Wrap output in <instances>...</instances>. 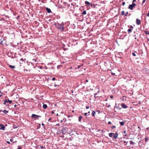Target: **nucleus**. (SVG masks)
<instances>
[{
  "instance_id": "obj_24",
  "label": "nucleus",
  "mask_w": 149,
  "mask_h": 149,
  "mask_svg": "<svg viewBox=\"0 0 149 149\" xmlns=\"http://www.w3.org/2000/svg\"><path fill=\"white\" fill-rule=\"evenodd\" d=\"M132 55L134 56H136V54H135V53L134 52H133L132 53Z\"/></svg>"
},
{
  "instance_id": "obj_4",
  "label": "nucleus",
  "mask_w": 149,
  "mask_h": 149,
  "mask_svg": "<svg viewBox=\"0 0 149 149\" xmlns=\"http://www.w3.org/2000/svg\"><path fill=\"white\" fill-rule=\"evenodd\" d=\"M41 116L37 115H35V114H32L31 116V117L32 118H34L35 119H37L39 117H40Z\"/></svg>"
},
{
  "instance_id": "obj_37",
  "label": "nucleus",
  "mask_w": 149,
  "mask_h": 149,
  "mask_svg": "<svg viewBox=\"0 0 149 149\" xmlns=\"http://www.w3.org/2000/svg\"><path fill=\"white\" fill-rule=\"evenodd\" d=\"M120 99L123 101L124 100V99L123 98H120Z\"/></svg>"
},
{
  "instance_id": "obj_9",
  "label": "nucleus",
  "mask_w": 149,
  "mask_h": 149,
  "mask_svg": "<svg viewBox=\"0 0 149 149\" xmlns=\"http://www.w3.org/2000/svg\"><path fill=\"white\" fill-rule=\"evenodd\" d=\"M121 106L123 108L126 109L127 108V106L125 104H122Z\"/></svg>"
},
{
  "instance_id": "obj_23",
  "label": "nucleus",
  "mask_w": 149,
  "mask_h": 149,
  "mask_svg": "<svg viewBox=\"0 0 149 149\" xmlns=\"http://www.w3.org/2000/svg\"><path fill=\"white\" fill-rule=\"evenodd\" d=\"M145 34H149V31H145Z\"/></svg>"
},
{
  "instance_id": "obj_7",
  "label": "nucleus",
  "mask_w": 149,
  "mask_h": 149,
  "mask_svg": "<svg viewBox=\"0 0 149 149\" xmlns=\"http://www.w3.org/2000/svg\"><path fill=\"white\" fill-rule=\"evenodd\" d=\"M118 135V133H116L115 134H114L113 136V137L115 139H116L117 138Z\"/></svg>"
},
{
  "instance_id": "obj_54",
  "label": "nucleus",
  "mask_w": 149,
  "mask_h": 149,
  "mask_svg": "<svg viewBox=\"0 0 149 149\" xmlns=\"http://www.w3.org/2000/svg\"><path fill=\"white\" fill-rule=\"evenodd\" d=\"M96 95V93H95V94H94L95 95Z\"/></svg>"
},
{
  "instance_id": "obj_39",
  "label": "nucleus",
  "mask_w": 149,
  "mask_h": 149,
  "mask_svg": "<svg viewBox=\"0 0 149 149\" xmlns=\"http://www.w3.org/2000/svg\"><path fill=\"white\" fill-rule=\"evenodd\" d=\"M10 142H12L13 141V140L11 139H10Z\"/></svg>"
},
{
  "instance_id": "obj_10",
  "label": "nucleus",
  "mask_w": 149,
  "mask_h": 149,
  "mask_svg": "<svg viewBox=\"0 0 149 149\" xmlns=\"http://www.w3.org/2000/svg\"><path fill=\"white\" fill-rule=\"evenodd\" d=\"M114 135V133H110L109 134V136L111 137H112Z\"/></svg>"
},
{
  "instance_id": "obj_41",
  "label": "nucleus",
  "mask_w": 149,
  "mask_h": 149,
  "mask_svg": "<svg viewBox=\"0 0 149 149\" xmlns=\"http://www.w3.org/2000/svg\"><path fill=\"white\" fill-rule=\"evenodd\" d=\"M111 74H112V75H115V73H112V72Z\"/></svg>"
},
{
  "instance_id": "obj_40",
  "label": "nucleus",
  "mask_w": 149,
  "mask_h": 149,
  "mask_svg": "<svg viewBox=\"0 0 149 149\" xmlns=\"http://www.w3.org/2000/svg\"><path fill=\"white\" fill-rule=\"evenodd\" d=\"M136 0H133V3H134V2L136 1Z\"/></svg>"
},
{
  "instance_id": "obj_48",
  "label": "nucleus",
  "mask_w": 149,
  "mask_h": 149,
  "mask_svg": "<svg viewBox=\"0 0 149 149\" xmlns=\"http://www.w3.org/2000/svg\"><path fill=\"white\" fill-rule=\"evenodd\" d=\"M80 67V66H78V67H77V68H79Z\"/></svg>"
},
{
  "instance_id": "obj_22",
  "label": "nucleus",
  "mask_w": 149,
  "mask_h": 149,
  "mask_svg": "<svg viewBox=\"0 0 149 149\" xmlns=\"http://www.w3.org/2000/svg\"><path fill=\"white\" fill-rule=\"evenodd\" d=\"M132 31V30L131 29H129L128 30H127V31L128 32V33H130V32H131Z\"/></svg>"
},
{
  "instance_id": "obj_19",
  "label": "nucleus",
  "mask_w": 149,
  "mask_h": 149,
  "mask_svg": "<svg viewBox=\"0 0 149 149\" xmlns=\"http://www.w3.org/2000/svg\"><path fill=\"white\" fill-rule=\"evenodd\" d=\"M130 144L134 145V143L132 141H130Z\"/></svg>"
},
{
  "instance_id": "obj_34",
  "label": "nucleus",
  "mask_w": 149,
  "mask_h": 149,
  "mask_svg": "<svg viewBox=\"0 0 149 149\" xmlns=\"http://www.w3.org/2000/svg\"><path fill=\"white\" fill-rule=\"evenodd\" d=\"M86 109H88L89 108V106H86Z\"/></svg>"
},
{
  "instance_id": "obj_1",
  "label": "nucleus",
  "mask_w": 149,
  "mask_h": 149,
  "mask_svg": "<svg viewBox=\"0 0 149 149\" xmlns=\"http://www.w3.org/2000/svg\"><path fill=\"white\" fill-rule=\"evenodd\" d=\"M57 27L61 31H63L64 30V23L62 22L61 24H58L57 25Z\"/></svg>"
},
{
  "instance_id": "obj_42",
  "label": "nucleus",
  "mask_w": 149,
  "mask_h": 149,
  "mask_svg": "<svg viewBox=\"0 0 149 149\" xmlns=\"http://www.w3.org/2000/svg\"><path fill=\"white\" fill-rule=\"evenodd\" d=\"M7 143H8V144H10V142L8 141H7Z\"/></svg>"
},
{
  "instance_id": "obj_8",
  "label": "nucleus",
  "mask_w": 149,
  "mask_h": 149,
  "mask_svg": "<svg viewBox=\"0 0 149 149\" xmlns=\"http://www.w3.org/2000/svg\"><path fill=\"white\" fill-rule=\"evenodd\" d=\"M46 10L47 12L48 13H50L52 12L50 9L49 8H46Z\"/></svg>"
},
{
  "instance_id": "obj_43",
  "label": "nucleus",
  "mask_w": 149,
  "mask_h": 149,
  "mask_svg": "<svg viewBox=\"0 0 149 149\" xmlns=\"http://www.w3.org/2000/svg\"><path fill=\"white\" fill-rule=\"evenodd\" d=\"M16 106H17V105H16V104H15L14 105V107H16Z\"/></svg>"
},
{
  "instance_id": "obj_5",
  "label": "nucleus",
  "mask_w": 149,
  "mask_h": 149,
  "mask_svg": "<svg viewBox=\"0 0 149 149\" xmlns=\"http://www.w3.org/2000/svg\"><path fill=\"white\" fill-rule=\"evenodd\" d=\"M0 126L1 127L0 128V130H5V127L3 125L0 123Z\"/></svg>"
},
{
  "instance_id": "obj_33",
  "label": "nucleus",
  "mask_w": 149,
  "mask_h": 149,
  "mask_svg": "<svg viewBox=\"0 0 149 149\" xmlns=\"http://www.w3.org/2000/svg\"><path fill=\"white\" fill-rule=\"evenodd\" d=\"M108 124H109V125H110L111 124V122L110 121L108 123Z\"/></svg>"
},
{
  "instance_id": "obj_53",
  "label": "nucleus",
  "mask_w": 149,
  "mask_h": 149,
  "mask_svg": "<svg viewBox=\"0 0 149 149\" xmlns=\"http://www.w3.org/2000/svg\"><path fill=\"white\" fill-rule=\"evenodd\" d=\"M56 116H58V113H57V114H56Z\"/></svg>"
},
{
  "instance_id": "obj_18",
  "label": "nucleus",
  "mask_w": 149,
  "mask_h": 149,
  "mask_svg": "<svg viewBox=\"0 0 149 149\" xmlns=\"http://www.w3.org/2000/svg\"><path fill=\"white\" fill-rule=\"evenodd\" d=\"M120 125L123 126L124 124V123L123 122H120Z\"/></svg>"
},
{
  "instance_id": "obj_38",
  "label": "nucleus",
  "mask_w": 149,
  "mask_h": 149,
  "mask_svg": "<svg viewBox=\"0 0 149 149\" xmlns=\"http://www.w3.org/2000/svg\"><path fill=\"white\" fill-rule=\"evenodd\" d=\"M110 98H111V99H113V96H110Z\"/></svg>"
},
{
  "instance_id": "obj_11",
  "label": "nucleus",
  "mask_w": 149,
  "mask_h": 149,
  "mask_svg": "<svg viewBox=\"0 0 149 149\" xmlns=\"http://www.w3.org/2000/svg\"><path fill=\"white\" fill-rule=\"evenodd\" d=\"M42 107L43 109H46L47 107V105L46 104H43V105Z\"/></svg>"
},
{
  "instance_id": "obj_14",
  "label": "nucleus",
  "mask_w": 149,
  "mask_h": 149,
  "mask_svg": "<svg viewBox=\"0 0 149 149\" xmlns=\"http://www.w3.org/2000/svg\"><path fill=\"white\" fill-rule=\"evenodd\" d=\"M62 131L63 134H65L66 133V132L65 130V129H63Z\"/></svg>"
},
{
  "instance_id": "obj_46",
  "label": "nucleus",
  "mask_w": 149,
  "mask_h": 149,
  "mask_svg": "<svg viewBox=\"0 0 149 149\" xmlns=\"http://www.w3.org/2000/svg\"><path fill=\"white\" fill-rule=\"evenodd\" d=\"M115 107H116V108H118L117 106H115Z\"/></svg>"
},
{
  "instance_id": "obj_58",
  "label": "nucleus",
  "mask_w": 149,
  "mask_h": 149,
  "mask_svg": "<svg viewBox=\"0 0 149 149\" xmlns=\"http://www.w3.org/2000/svg\"><path fill=\"white\" fill-rule=\"evenodd\" d=\"M62 120H61V122H62Z\"/></svg>"
},
{
  "instance_id": "obj_47",
  "label": "nucleus",
  "mask_w": 149,
  "mask_h": 149,
  "mask_svg": "<svg viewBox=\"0 0 149 149\" xmlns=\"http://www.w3.org/2000/svg\"><path fill=\"white\" fill-rule=\"evenodd\" d=\"M57 85H56V84H55L54 85V86L55 87H56L57 86Z\"/></svg>"
},
{
  "instance_id": "obj_26",
  "label": "nucleus",
  "mask_w": 149,
  "mask_h": 149,
  "mask_svg": "<svg viewBox=\"0 0 149 149\" xmlns=\"http://www.w3.org/2000/svg\"><path fill=\"white\" fill-rule=\"evenodd\" d=\"M128 14V12H126V13H125V16H127Z\"/></svg>"
},
{
  "instance_id": "obj_50",
  "label": "nucleus",
  "mask_w": 149,
  "mask_h": 149,
  "mask_svg": "<svg viewBox=\"0 0 149 149\" xmlns=\"http://www.w3.org/2000/svg\"><path fill=\"white\" fill-rule=\"evenodd\" d=\"M86 81L87 82H88V80H86Z\"/></svg>"
},
{
  "instance_id": "obj_51",
  "label": "nucleus",
  "mask_w": 149,
  "mask_h": 149,
  "mask_svg": "<svg viewBox=\"0 0 149 149\" xmlns=\"http://www.w3.org/2000/svg\"><path fill=\"white\" fill-rule=\"evenodd\" d=\"M148 41H149V38L148 39Z\"/></svg>"
},
{
  "instance_id": "obj_3",
  "label": "nucleus",
  "mask_w": 149,
  "mask_h": 149,
  "mask_svg": "<svg viewBox=\"0 0 149 149\" xmlns=\"http://www.w3.org/2000/svg\"><path fill=\"white\" fill-rule=\"evenodd\" d=\"M8 102L10 104H11L12 102V100H9L8 99H5L4 100V102H3V104L5 105H7L6 103Z\"/></svg>"
},
{
  "instance_id": "obj_55",
  "label": "nucleus",
  "mask_w": 149,
  "mask_h": 149,
  "mask_svg": "<svg viewBox=\"0 0 149 149\" xmlns=\"http://www.w3.org/2000/svg\"><path fill=\"white\" fill-rule=\"evenodd\" d=\"M124 133H125V131H124Z\"/></svg>"
},
{
  "instance_id": "obj_27",
  "label": "nucleus",
  "mask_w": 149,
  "mask_h": 149,
  "mask_svg": "<svg viewBox=\"0 0 149 149\" xmlns=\"http://www.w3.org/2000/svg\"><path fill=\"white\" fill-rule=\"evenodd\" d=\"M124 143H126L125 144V145H127V143H128V142H127L125 141H124Z\"/></svg>"
},
{
  "instance_id": "obj_35",
  "label": "nucleus",
  "mask_w": 149,
  "mask_h": 149,
  "mask_svg": "<svg viewBox=\"0 0 149 149\" xmlns=\"http://www.w3.org/2000/svg\"><path fill=\"white\" fill-rule=\"evenodd\" d=\"M147 16L148 17H149V11L148 13L147 14Z\"/></svg>"
},
{
  "instance_id": "obj_60",
  "label": "nucleus",
  "mask_w": 149,
  "mask_h": 149,
  "mask_svg": "<svg viewBox=\"0 0 149 149\" xmlns=\"http://www.w3.org/2000/svg\"><path fill=\"white\" fill-rule=\"evenodd\" d=\"M64 136H62V137H64Z\"/></svg>"
},
{
  "instance_id": "obj_17",
  "label": "nucleus",
  "mask_w": 149,
  "mask_h": 149,
  "mask_svg": "<svg viewBox=\"0 0 149 149\" xmlns=\"http://www.w3.org/2000/svg\"><path fill=\"white\" fill-rule=\"evenodd\" d=\"M83 15H86V10H84L83 12L82 13Z\"/></svg>"
},
{
  "instance_id": "obj_16",
  "label": "nucleus",
  "mask_w": 149,
  "mask_h": 149,
  "mask_svg": "<svg viewBox=\"0 0 149 149\" xmlns=\"http://www.w3.org/2000/svg\"><path fill=\"white\" fill-rule=\"evenodd\" d=\"M9 66L10 68H12L13 69L14 68H15V66L14 65H10Z\"/></svg>"
},
{
  "instance_id": "obj_28",
  "label": "nucleus",
  "mask_w": 149,
  "mask_h": 149,
  "mask_svg": "<svg viewBox=\"0 0 149 149\" xmlns=\"http://www.w3.org/2000/svg\"><path fill=\"white\" fill-rule=\"evenodd\" d=\"M122 4V5L123 6H124L125 4V2H123Z\"/></svg>"
},
{
  "instance_id": "obj_45",
  "label": "nucleus",
  "mask_w": 149,
  "mask_h": 149,
  "mask_svg": "<svg viewBox=\"0 0 149 149\" xmlns=\"http://www.w3.org/2000/svg\"><path fill=\"white\" fill-rule=\"evenodd\" d=\"M51 120V118H49V120H48V121H49L50 120Z\"/></svg>"
},
{
  "instance_id": "obj_31",
  "label": "nucleus",
  "mask_w": 149,
  "mask_h": 149,
  "mask_svg": "<svg viewBox=\"0 0 149 149\" xmlns=\"http://www.w3.org/2000/svg\"><path fill=\"white\" fill-rule=\"evenodd\" d=\"M146 0H143L142 3L143 4L145 2Z\"/></svg>"
},
{
  "instance_id": "obj_44",
  "label": "nucleus",
  "mask_w": 149,
  "mask_h": 149,
  "mask_svg": "<svg viewBox=\"0 0 149 149\" xmlns=\"http://www.w3.org/2000/svg\"><path fill=\"white\" fill-rule=\"evenodd\" d=\"M52 114H53V113H54V111H52Z\"/></svg>"
},
{
  "instance_id": "obj_30",
  "label": "nucleus",
  "mask_w": 149,
  "mask_h": 149,
  "mask_svg": "<svg viewBox=\"0 0 149 149\" xmlns=\"http://www.w3.org/2000/svg\"><path fill=\"white\" fill-rule=\"evenodd\" d=\"M90 5L91 6H94V4H91H91Z\"/></svg>"
},
{
  "instance_id": "obj_57",
  "label": "nucleus",
  "mask_w": 149,
  "mask_h": 149,
  "mask_svg": "<svg viewBox=\"0 0 149 149\" xmlns=\"http://www.w3.org/2000/svg\"><path fill=\"white\" fill-rule=\"evenodd\" d=\"M138 128H139V127H138Z\"/></svg>"
},
{
  "instance_id": "obj_29",
  "label": "nucleus",
  "mask_w": 149,
  "mask_h": 149,
  "mask_svg": "<svg viewBox=\"0 0 149 149\" xmlns=\"http://www.w3.org/2000/svg\"><path fill=\"white\" fill-rule=\"evenodd\" d=\"M56 79L55 77H53L52 79V80L53 81H54Z\"/></svg>"
},
{
  "instance_id": "obj_61",
  "label": "nucleus",
  "mask_w": 149,
  "mask_h": 149,
  "mask_svg": "<svg viewBox=\"0 0 149 149\" xmlns=\"http://www.w3.org/2000/svg\"><path fill=\"white\" fill-rule=\"evenodd\" d=\"M0 96L1 97V95H0Z\"/></svg>"
},
{
  "instance_id": "obj_6",
  "label": "nucleus",
  "mask_w": 149,
  "mask_h": 149,
  "mask_svg": "<svg viewBox=\"0 0 149 149\" xmlns=\"http://www.w3.org/2000/svg\"><path fill=\"white\" fill-rule=\"evenodd\" d=\"M136 23L137 25H140L141 24V20L137 19L136 20Z\"/></svg>"
},
{
  "instance_id": "obj_13",
  "label": "nucleus",
  "mask_w": 149,
  "mask_h": 149,
  "mask_svg": "<svg viewBox=\"0 0 149 149\" xmlns=\"http://www.w3.org/2000/svg\"><path fill=\"white\" fill-rule=\"evenodd\" d=\"M82 118V117L81 116H80L79 117V122L81 121V119Z\"/></svg>"
},
{
  "instance_id": "obj_12",
  "label": "nucleus",
  "mask_w": 149,
  "mask_h": 149,
  "mask_svg": "<svg viewBox=\"0 0 149 149\" xmlns=\"http://www.w3.org/2000/svg\"><path fill=\"white\" fill-rule=\"evenodd\" d=\"M85 4H87L88 6L90 5L91 4L90 2L87 1H86L85 2Z\"/></svg>"
},
{
  "instance_id": "obj_32",
  "label": "nucleus",
  "mask_w": 149,
  "mask_h": 149,
  "mask_svg": "<svg viewBox=\"0 0 149 149\" xmlns=\"http://www.w3.org/2000/svg\"><path fill=\"white\" fill-rule=\"evenodd\" d=\"M87 113H84V115L85 116H86L87 115Z\"/></svg>"
},
{
  "instance_id": "obj_49",
  "label": "nucleus",
  "mask_w": 149,
  "mask_h": 149,
  "mask_svg": "<svg viewBox=\"0 0 149 149\" xmlns=\"http://www.w3.org/2000/svg\"><path fill=\"white\" fill-rule=\"evenodd\" d=\"M42 125H44V124L43 123H42Z\"/></svg>"
},
{
  "instance_id": "obj_59",
  "label": "nucleus",
  "mask_w": 149,
  "mask_h": 149,
  "mask_svg": "<svg viewBox=\"0 0 149 149\" xmlns=\"http://www.w3.org/2000/svg\"><path fill=\"white\" fill-rule=\"evenodd\" d=\"M21 60H23V59L22 58V59H21Z\"/></svg>"
},
{
  "instance_id": "obj_36",
  "label": "nucleus",
  "mask_w": 149,
  "mask_h": 149,
  "mask_svg": "<svg viewBox=\"0 0 149 149\" xmlns=\"http://www.w3.org/2000/svg\"><path fill=\"white\" fill-rule=\"evenodd\" d=\"M133 28V26H132V25H131V26H130V28H131V29H132V28Z\"/></svg>"
},
{
  "instance_id": "obj_20",
  "label": "nucleus",
  "mask_w": 149,
  "mask_h": 149,
  "mask_svg": "<svg viewBox=\"0 0 149 149\" xmlns=\"http://www.w3.org/2000/svg\"><path fill=\"white\" fill-rule=\"evenodd\" d=\"M125 11H122L121 12V15H125Z\"/></svg>"
},
{
  "instance_id": "obj_2",
  "label": "nucleus",
  "mask_w": 149,
  "mask_h": 149,
  "mask_svg": "<svg viewBox=\"0 0 149 149\" xmlns=\"http://www.w3.org/2000/svg\"><path fill=\"white\" fill-rule=\"evenodd\" d=\"M136 5V4L134 3H132V4L129 5L128 8L131 10H133L134 8L135 7V6Z\"/></svg>"
},
{
  "instance_id": "obj_25",
  "label": "nucleus",
  "mask_w": 149,
  "mask_h": 149,
  "mask_svg": "<svg viewBox=\"0 0 149 149\" xmlns=\"http://www.w3.org/2000/svg\"><path fill=\"white\" fill-rule=\"evenodd\" d=\"M115 127H116L115 126H111V128L112 129H113Z\"/></svg>"
},
{
  "instance_id": "obj_56",
  "label": "nucleus",
  "mask_w": 149,
  "mask_h": 149,
  "mask_svg": "<svg viewBox=\"0 0 149 149\" xmlns=\"http://www.w3.org/2000/svg\"><path fill=\"white\" fill-rule=\"evenodd\" d=\"M90 111H88V113H90Z\"/></svg>"
},
{
  "instance_id": "obj_15",
  "label": "nucleus",
  "mask_w": 149,
  "mask_h": 149,
  "mask_svg": "<svg viewBox=\"0 0 149 149\" xmlns=\"http://www.w3.org/2000/svg\"><path fill=\"white\" fill-rule=\"evenodd\" d=\"M95 111H93L91 113L92 115L93 116H95Z\"/></svg>"
},
{
  "instance_id": "obj_62",
  "label": "nucleus",
  "mask_w": 149,
  "mask_h": 149,
  "mask_svg": "<svg viewBox=\"0 0 149 149\" xmlns=\"http://www.w3.org/2000/svg\"><path fill=\"white\" fill-rule=\"evenodd\" d=\"M1 111L0 110V112Z\"/></svg>"
},
{
  "instance_id": "obj_52",
  "label": "nucleus",
  "mask_w": 149,
  "mask_h": 149,
  "mask_svg": "<svg viewBox=\"0 0 149 149\" xmlns=\"http://www.w3.org/2000/svg\"><path fill=\"white\" fill-rule=\"evenodd\" d=\"M0 93H1V94H2V93L1 92V91L0 90Z\"/></svg>"
},
{
  "instance_id": "obj_21",
  "label": "nucleus",
  "mask_w": 149,
  "mask_h": 149,
  "mask_svg": "<svg viewBox=\"0 0 149 149\" xmlns=\"http://www.w3.org/2000/svg\"><path fill=\"white\" fill-rule=\"evenodd\" d=\"M3 112L4 113H8V111L6 110H4L3 111Z\"/></svg>"
}]
</instances>
